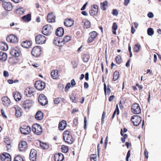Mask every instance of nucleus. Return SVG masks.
<instances>
[{
	"label": "nucleus",
	"instance_id": "28",
	"mask_svg": "<svg viewBox=\"0 0 161 161\" xmlns=\"http://www.w3.org/2000/svg\"><path fill=\"white\" fill-rule=\"evenodd\" d=\"M13 97L16 101H19L21 98V96L19 93L17 92H15L13 93Z\"/></svg>",
	"mask_w": 161,
	"mask_h": 161
},
{
	"label": "nucleus",
	"instance_id": "2",
	"mask_svg": "<svg viewBox=\"0 0 161 161\" xmlns=\"http://www.w3.org/2000/svg\"><path fill=\"white\" fill-rule=\"evenodd\" d=\"M53 31L52 25H45L42 28V33L45 35L48 36L50 35Z\"/></svg>",
	"mask_w": 161,
	"mask_h": 161
},
{
	"label": "nucleus",
	"instance_id": "13",
	"mask_svg": "<svg viewBox=\"0 0 161 161\" xmlns=\"http://www.w3.org/2000/svg\"><path fill=\"white\" fill-rule=\"evenodd\" d=\"M74 23V21L71 18H66L64 21V24L67 27L72 26Z\"/></svg>",
	"mask_w": 161,
	"mask_h": 161
},
{
	"label": "nucleus",
	"instance_id": "63",
	"mask_svg": "<svg viewBox=\"0 0 161 161\" xmlns=\"http://www.w3.org/2000/svg\"><path fill=\"white\" fill-rule=\"evenodd\" d=\"M72 87H73L76 85V82L74 79H72L71 80L70 83Z\"/></svg>",
	"mask_w": 161,
	"mask_h": 161
},
{
	"label": "nucleus",
	"instance_id": "45",
	"mask_svg": "<svg viewBox=\"0 0 161 161\" xmlns=\"http://www.w3.org/2000/svg\"><path fill=\"white\" fill-rule=\"evenodd\" d=\"M11 158V156L8 153H3L2 155L0 156L1 159L2 158Z\"/></svg>",
	"mask_w": 161,
	"mask_h": 161
},
{
	"label": "nucleus",
	"instance_id": "6",
	"mask_svg": "<svg viewBox=\"0 0 161 161\" xmlns=\"http://www.w3.org/2000/svg\"><path fill=\"white\" fill-rule=\"evenodd\" d=\"M98 36V33L95 31H92L89 34V37L87 42L88 43L92 42L94 41Z\"/></svg>",
	"mask_w": 161,
	"mask_h": 161
},
{
	"label": "nucleus",
	"instance_id": "9",
	"mask_svg": "<svg viewBox=\"0 0 161 161\" xmlns=\"http://www.w3.org/2000/svg\"><path fill=\"white\" fill-rule=\"evenodd\" d=\"M32 130L33 132L36 135H40V125L38 124H35L32 127Z\"/></svg>",
	"mask_w": 161,
	"mask_h": 161
},
{
	"label": "nucleus",
	"instance_id": "10",
	"mask_svg": "<svg viewBox=\"0 0 161 161\" xmlns=\"http://www.w3.org/2000/svg\"><path fill=\"white\" fill-rule=\"evenodd\" d=\"M56 17L53 12L49 13L47 16V20L49 23H53L55 22Z\"/></svg>",
	"mask_w": 161,
	"mask_h": 161
},
{
	"label": "nucleus",
	"instance_id": "37",
	"mask_svg": "<svg viewBox=\"0 0 161 161\" xmlns=\"http://www.w3.org/2000/svg\"><path fill=\"white\" fill-rule=\"evenodd\" d=\"M113 77L112 79L113 81H115L117 80L119 77V72L117 71H115L113 73Z\"/></svg>",
	"mask_w": 161,
	"mask_h": 161
},
{
	"label": "nucleus",
	"instance_id": "40",
	"mask_svg": "<svg viewBox=\"0 0 161 161\" xmlns=\"http://www.w3.org/2000/svg\"><path fill=\"white\" fill-rule=\"evenodd\" d=\"M22 19L25 21H29L31 19V14H28L22 17Z\"/></svg>",
	"mask_w": 161,
	"mask_h": 161
},
{
	"label": "nucleus",
	"instance_id": "34",
	"mask_svg": "<svg viewBox=\"0 0 161 161\" xmlns=\"http://www.w3.org/2000/svg\"><path fill=\"white\" fill-rule=\"evenodd\" d=\"M104 85V91L105 94L106 95L107 93L108 96H109L111 92V90L108 86L106 88V84L105 83L103 84Z\"/></svg>",
	"mask_w": 161,
	"mask_h": 161
},
{
	"label": "nucleus",
	"instance_id": "22",
	"mask_svg": "<svg viewBox=\"0 0 161 161\" xmlns=\"http://www.w3.org/2000/svg\"><path fill=\"white\" fill-rule=\"evenodd\" d=\"M67 126L66 122L65 120H62L58 124V129L59 130H62L64 129Z\"/></svg>",
	"mask_w": 161,
	"mask_h": 161
},
{
	"label": "nucleus",
	"instance_id": "47",
	"mask_svg": "<svg viewBox=\"0 0 161 161\" xmlns=\"http://www.w3.org/2000/svg\"><path fill=\"white\" fill-rule=\"evenodd\" d=\"M24 9L22 7H20L16 9V12L20 14H23L24 13Z\"/></svg>",
	"mask_w": 161,
	"mask_h": 161
},
{
	"label": "nucleus",
	"instance_id": "4",
	"mask_svg": "<svg viewBox=\"0 0 161 161\" xmlns=\"http://www.w3.org/2000/svg\"><path fill=\"white\" fill-rule=\"evenodd\" d=\"M131 121L133 123L134 125L138 126L142 121V117L138 115H134L131 117Z\"/></svg>",
	"mask_w": 161,
	"mask_h": 161
},
{
	"label": "nucleus",
	"instance_id": "23",
	"mask_svg": "<svg viewBox=\"0 0 161 161\" xmlns=\"http://www.w3.org/2000/svg\"><path fill=\"white\" fill-rule=\"evenodd\" d=\"M51 75L52 77L54 79H58L59 76V74L57 69L53 70L51 73Z\"/></svg>",
	"mask_w": 161,
	"mask_h": 161
},
{
	"label": "nucleus",
	"instance_id": "29",
	"mask_svg": "<svg viewBox=\"0 0 161 161\" xmlns=\"http://www.w3.org/2000/svg\"><path fill=\"white\" fill-rule=\"evenodd\" d=\"M82 23L84 25V28H88L91 26V24L90 22L86 19H83Z\"/></svg>",
	"mask_w": 161,
	"mask_h": 161
},
{
	"label": "nucleus",
	"instance_id": "35",
	"mask_svg": "<svg viewBox=\"0 0 161 161\" xmlns=\"http://www.w3.org/2000/svg\"><path fill=\"white\" fill-rule=\"evenodd\" d=\"M100 8L103 10H105L108 6V2L105 1L103 3H100Z\"/></svg>",
	"mask_w": 161,
	"mask_h": 161
},
{
	"label": "nucleus",
	"instance_id": "39",
	"mask_svg": "<svg viewBox=\"0 0 161 161\" xmlns=\"http://www.w3.org/2000/svg\"><path fill=\"white\" fill-rule=\"evenodd\" d=\"M49 145L47 142H41V147L43 149L46 150L49 148Z\"/></svg>",
	"mask_w": 161,
	"mask_h": 161
},
{
	"label": "nucleus",
	"instance_id": "14",
	"mask_svg": "<svg viewBox=\"0 0 161 161\" xmlns=\"http://www.w3.org/2000/svg\"><path fill=\"white\" fill-rule=\"evenodd\" d=\"M7 40L10 42L16 43L18 41V37L14 35H10L7 38Z\"/></svg>",
	"mask_w": 161,
	"mask_h": 161
},
{
	"label": "nucleus",
	"instance_id": "20",
	"mask_svg": "<svg viewBox=\"0 0 161 161\" xmlns=\"http://www.w3.org/2000/svg\"><path fill=\"white\" fill-rule=\"evenodd\" d=\"M2 103L6 107L9 106L11 101L7 97H4L2 98Z\"/></svg>",
	"mask_w": 161,
	"mask_h": 161
},
{
	"label": "nucleus",
	"instance_id": "44",
	"mask_svg": "<svg viewBox=\"0 0 161 161\" xmlns=\"http://www.w3.org/2000/svg\"><path fill=\"white\" fill-rule=\"evenodd\" d=\"M117 28L118 26L116 23L115 22L113 23V26H112V29L113 30L112 31L113 33L115 35L116 34V31L117 29Z\"/></svg>",
	"mask_w": 161,
	"mask_h": 161
},
{
	"label": "nucleus",
	"instance_id": "46",
	"mask_svg": "<svg viewBox=\"0 0 161 161\" xmlns=\"http://www.w3.org/2000/svg\"><path fill=\"white\" fill-rule=\"evenodd\" d=\"M35 86L38 90H40V81H36L35 83Z\"/></svg>",
	"mask_w": 161,
	"mask_h": 161
},
{
	"label": "nucleus",
	"instance_id": "48",
	"mask_svg": "<svg viewBox=\"0 0 161 161\" xmlns=\"http://www.w3.org/2000/svg\"><path fill=\"white\" fill-rule=\"evenodd\" d=\"M147 33L148 35L149 36H152L154 34V31L152 28H149L147 29Z\"/></svg>",
	"mask_w": 161,
	"mask_h": 161
},
{
	"label": "nucleus",
	"instance_id": "24",
	"mask_svg": "<svg viewBox=\"0 0 161 161\" xmlns=\"http://www.w3.org/2000/svg\"><path fill=\"white\" fill-rule=\"evenodd\" d=\"M48 102V99L44 95L41 94V105H45L47 104Z\"/></svg>",
	"mask_w": 161,
	"mask_h": 161
},
{
	"label": "nucleus",
	"instance_id": "26",
	"mask_svg": "<svg viewBox=\"0 0 161 161\" xmlns=\"http://www.w3.org/2000/svg\"><path fill=\"white\" fill-rule=\"evenodd\" d=\"M56 34L58 36H62L64 34V29L63 28L60 27L58 28L56 31Z\"/></svg>",
	"mask_w": 161,
	"mask_h": 161
},
{
	"label": "nucleus",
	"instance_id": "42",
	"mask_svg": "<svg viewBox=\"0 0 161 161\" xmlns=\"http://www.w3.org/2000/svg\"><path fill=\"white\" fill-rule=\"evenodd\" d=\"M61 149L62 152L66 153L68 152L69 148L68 146L65 145H62L61 147Z\"/></svg>",
	"mask_w": 161,
	"mask_h": 161
},
{
	"label": "nucleus",
	"instance_id": "57",
	"mask_svg": "<svg viewBox=\"0 0 161 161\" xmlns=\"http://www.w3.org/2000/svg\"><path fill=\"white\" fill-rule=\"evenodd\" d=\"M115 114H117V115H118L119 113V107L118 104H116V109L114 111V112Z\"/></svg>",
	"mask_w": 161,
	"mask_h": 161
},
{
	"label": "nucleus",
	"instance_id": "15",
	"mask_svg": "<svg viewBox=\"0 0 161 161\" xmlns=\"http://www.w3.org/2000/svg\"><path fill=\"white\" fill-rule=\"evenodd\" d=\"M3 5L4 9L7 11H10L13 8V6L10 3H8L3 1Z\"/></svg>",
	"mask_w": 161,
	"mask_h": 161
},
{
	"label": "nucleus",
	"instance_id": "25",
	"mask_svg": "<svg viewBox=\"0 0 161 161\" xmlns=\"http://www.w3.org/2000/svg\"><path fill=\"white\" fill-rule=\"evenodd\" d=\"M14 108L15 111V116L17 117H20L22 115L21 108L17 106H15Z\"/></svg>",
	"mask_w": 161,
	"mask_h": 161
},
{
	"label": "nucleus",
	"instance_id": "38",
	"mask_svg": "<svg viewBox=\"0 0 161 161\" xmlns=\"http://www.w3.org/2000/svg\"><path fill=\"white\" fill-rule=\"evenodd\" d=\"M141 46L139 43H137L134 46V51L135 52L138 53L139 51L141 48Z\"/></svg>",
	"mask_w": 161,
	"mask_h": 161
},
{
	"label": "nucleus",
	"instance_id": "51",
	"mask_svg": "<svg viewBox=\"0 0 161 161\" xmlns=\"http://www.w3.org/2000/svg\"><path fill=\"white\" fill-rule=\"evenodd\" d=\"M70 99L73 102H77V100L76 99L75 95L74 94H73L71 95V96L70 97Z\"/></svg>",
	"mask_w": 161,
	"mask_h": 161
},
{
	"label": "nucleus",
	"instance_id": "62",
	"mask_svg": "<svg viewBox=\"0 0 161 161\" xmlns=\"http://www.w3.org/2000/svg\"><path fill=\"white\" fill-rule=\"evenodd\" d=\"M112 14L114 15H117L118 14V12L116 9H114L113 10Z\"/></svg>",
	"mask_w": 161,
	"mask_h": 161
},
{
	"label": "nucleus",
	"instance_id": "5",
	"mask_svg": "<svg viewBox=\"0 0 161 161\" xmlns=\"http://www.w3.org/2000/svg\"><path fill=\"white\" fill-rule=\"evenodd\" d=\"M33 102L31 100L27 99L22 103V107L25 109L30 108L33 105Z\"/></svg>",
	"mask_w": 161,
	"mask_h": 161
},
{
	"label": "nucleus",
	"instance_id": "52",
	"mask_svg": "<svg viewBox=\"0 0 161 161\" xmlns=\"http://www.w3.org/2000/svg\"><path fill=\"white\" fill-rule=\"evenodd\" d=\"M70 87H71V85H70V83L68 82V83H67V84H66V85L65 87V91L66 92H68L69 89Z\"/></svg>",
	"mask_w": 161,
	"mask_h": 161
},
{
	"label": "nucleus",
	"instance_id": "30",
	"mask_svg": "<svg viewBox=\"0 0 161 161\" xmlns=\"http://www.w3.org/2000/svg\"><path fill=\"white\" fill-rule=\"evenodd\" d=\"M81 58L84 62L87 63L90 58V56L88 54L84 53L82 55Z\"/></svg>",
	"mask_w": 161,
	"mask_h": 161
},
{
	"label": "nucleus",
	"instance_id": "31",
	"mask_svg": "<svg viewBox=\"0 0 161 161\" xmlns=\"http://www.w3.org/2000/svg\"><path fill=\"white\" fill-rule=\"evenodd\" d=\"M7 58L6 53L0 51V60L3 62L5 61Z\"/></svg>",
	"mask_w": 161,
	"mask_h": 161
},
{
	"label": "nucleus",
	"instance_id": "33",
	"mask_svg": "<svg viewBox=\"0 0 161 161\" xmlns=\"http://www.w3.org/2000/svg\"><path fill=\"white\" fill-rule=\"evenodd\" d=\"M65 99L64 98L57 97L54 100L53 102L55 104H58L62 102H64Z\"/></svg>",
	"mask_w": 161,
	"mask_h": 161
},
{
	"label": "nucleus",
	"instance_id": "49",
	"mask_svg": "<svg viewBox=\"0 0 161 161\" xmlns=\"http://www.w3.org/2000/svg\"><path fill=\"white\" fill-rule=\"evenodd\" d=\"M91 161H96L97 155L96 154H91L90 156Z\"/></svg>",
	"mask_w": 161,
	"mask_h": 161
},
{
	"label": "nucleus",
	"instance_id": "43",
	"mask_svg": "<svg viewBox=\"0 0 161 161\" xmlns=\"http://www.w3.org/2000/svg\"><path fill=\"white\" fill-rule=\"evenodd\" d=\"M115 61L117 64H120L122 61L121 56L119 55L116 56L115 58Z\"/></svg>",
	"mask_w": 161,
	"mask_h": 161
},
{
	"label": "nucleus",
	"instance_id": "56",
	"mask_svg": "<svg viewBox=\"0 0 161 161\" xmlns=\"http://www.w3.org/2000/svg\"><path fill=\"white\" fill-rule=\"evenodd\" d=\"M106 113L105 112L103 111V113L102 119H101V124H103L104 123V119L105 117Z\"/></svg>",
	"mask_w": 161,
	"mask_h": 161
},
{
	"label": "nucleus",
	"instance_id": "16",
	"mask_svg": "<svg viewBox=\"0 0 161 161\" xmlns=\"http://www.w3.org/2000/svg\"><path fill=\"white\" fill-rule=\"evenodd\" d=\"M54 158L55 161H62L64 158V156L61 153H56L54 154Z\"/></svg>",
	"mask_w": 161,
	"mask_h": 161
},
{
	"label": "nucleus",
	"instance_id": "32",
	"mask_svg": "<svg viewBox=\"0 0 161 161\" xmlns=\"http://www.w3.org/2000/svg\"><path fill=\"white\" fill-rule=\"evenodd\" d=\"M8 48V45L4 42H0V49L3 50H6Z\"/></svg>",
	"mask_w": 161,
	"mask_h": 161
},
{
	"label": "nucleus",
	"instance_id": "59",
	"mask_svg": "<svg viewBox=\"0 0 161 161\" xmlns=\"http://www.w3.org/2000/svg\"><path fill=\"white\" fill-rule=\"evenodd\" d=\"M130 151L129 150L127 152V154L126 158V161H129V158L130 157Z\"/></svg>",
	"mask_w": 161,
	"mask_h": 161
},
{
	"label": "nucleus",
	"instance_id": "19",
	"mask_svg": "<svg viewBox=\"0 0 161 161\" xmlns=\"http://www.w3.org/2000/svg\"><path fill=\"white\" fill-rule=\"evenodd\" d=\"M27 147V144L25 141H22L19 144V147L20 151H25Z\"/></svg>",
	"mask_w": 161,
	"mask_h": 161
},
{
	"label": "nucleus",
	"instance_id": "58",
	"mask_svg": "<svg viewBox=\"0 0 161 161\" xmlns=\"http://www.w3.org/2000/svg\"><path fill=\"white\" fill-rule=\"evenodd\" d=\"M73 124L75 126H77L78 123V118H75L73 120Z\"/></svg>",
	"mask_w": 161,
	"mask_h": 161
},
{
	"label": "nucleus",
	"instance_id": "8",
	"mask_svg": "<svg viewBox=\"0 0 161 161\" xmlns=\"http://www.w3.org/2000/svg\"><path fill=\"white\" fill-rule=\"evenodd\" d=\"M10 53L13 56L18 57L20 56L21 54L20 50L18 47H15L12 48Z\"/></svg>",
	"mask_w": 161,
	"mask_h": 161
},
{
	"label": "nucleus",
	"instance_id": "60",
	"mask_svg": "<svg viewBox=\"0 0 161 161\" xmlns=\"http://www.w3.org/2000/svg\"><path fill=\"white\" fill-rule=\"evenodd\" d=\"M148 152L147 151V149H145L144 151V155L145 158H146L147 159L148 158Z\"/></svg>",
	"mask_w": 161,
	"mask_h": 161
},
{
	"label": "nucleus",
	"instance_id": "21",
	"mask_svg": "<svg viewBox=\"0 0 161 161\" xmlns=\"http://www.w3.org/2000/svg\"><path fill=\"white\" fill-rule=\"evenodd\" d=\"M34 91L32 88H28L25 91V94L28 97H31L33 95Z\"/></svg>",
	"mask_w": 161,
	"mask_h": 161
},
{
	"label": "nucleus",
	"instance_id": "3",
	"mask_svg": "<svg viewBox=\"0 0 161 161\" xmlns=\"http://www.w3.org/2000/svg\"><path fill=\"white\" fill-rule=\"evenodd\" d=\"M131 112L134 114H139L141 113V109L139 105L137 103H134L131 107Z\"/></svg>",
	"mask_w": 161,
	"mask_h": 161
},
{
	"label": "nucleus",
	"instance_id": "64",
	"mask_svg": "<svg viewBox=\"0 0 161 161\" xmlns=\"http://www.w3.org/2000/svg\"><path fill=\"white\" fill-rule=\"evenodd\" d=\"M1 160L2 161H11V158H2V159H1Z\"/></svg>",
	"mask_w": 161,
	"mask_h": 161
},
{
	"label": "nucleus",
	"instance_id": "50",
	"mask_svg": "<svg viewBox=\"0 0 161 161\" xmlns=\"http://www.w3.org/2000/svg\"><path fill=\"white\" fill-rule=\"evenodd\" d=\"M36 42L37 44L40 43V35H37L35 38Z\"/></svg>",
	"mask_w": 161,
	"mask_h": 161
},
{
	"label": "nucleus",
	"instance_id": "36",
	"mask_svg": "<svg viewBox=\"0 0 161 161\" xmlns=\"http://www.w3.org/2000/svg\"><path fill=\"white\" fill-rule=\"evenodd\" d=\"M121 135L123 137L121 139L122 143H124L125 142V139L128 138V135L126 134H124L123 133L122 129H121L120 132Z\"/></svg>",
	"mask_w": 161,
	"mask_h": 161
},
{
	"label": "nucleus",
	"instance_id": "27",
	"mask_svg": "<svg viewBox=\"0 0 161 161\" xmlns=\"http://www.w3.org/2000/svg\"><path fill=\"white\" fill-rule=\"evenodd\" d=\"M31 41L27 40L22 43V46L24 47L28 48L31 46Z\"/></svg>",
	"mask_w": 161,
	"mask_h": 161
},
{
	"label": "nucleus",
	"instance_id": "12",
	"mask_svg": "<svg viewBox=\"0 0 161 161\" xmlns=\"http://www.w3.org/2000/svg\"><path fill=\"white\" fill-rule=\"evenodd\" d=\"M20 131L22 134L27 135L31 132V129L30 127L28 126H23L20 127Z\"/></svg>",
	"mask_w": 161,
	"mask_h": 161
},
{
	"label": "nucleus",
	"instance_id": "54",
	"mask_svg": "<svg viewBox=\"0 0 161 161\" xmlns=\"http://www.w3.org/2000/svg\"><path fill=\"white\" fill-rule=\"evenodd\" d=\"M40 114V111H38L36 113L35 116V119L37 120H40V116L39 115Z\"/></svg>",
	"mask_w": 161,
	"mask_h": 161
},
{
	"label": "nucleus",
	"instance_id": "55",
	"mask_svg": "<svg viewBox=\"0 0 161 161\" xmlns=\"http://www.w3.org/2000/svg\"><path fill=\"white\" fill-rule=\"evenodd\" d=\"M14 161H24V160L21 157L18 156L15 158Z\"/></svg>",
	"mask_w": 161,
	"mask_h": 161
},
{
	"label": "nucleus",
	"instance_id": "53",
	"mask_svg": "<svg viewBox=\"0 0 161 161\" xmlns=\"http://www.w3.org/2000/svg\"><path fill=\"white\" fill-rule=\"evenodd\" d=\"M46 41V37L42 35H41V44L44 43Z\"/></svg>",
	"mask_w": 161,
	"mask_h": 161
},
{
	"label": "nucleus",
	"instance_id": "18",
	"mask_svg": "<svg viewBox=\"0 0 161 161\" xmlns=\"http://www.w3.org/2000/svg\"><path fill=\"white\" fill-rule=\"evenodd\" d=\"M36 153L34 149H32L30 152V159L31 161H35L36 158Z\"/></svg>",
	"mask_w": 161,
	"mask_h": 161
},
{
	"label": "nucleus",
	"instance_id": "41",
	"mask_svg": "<svg viewBox=\"0 0 161 161\" xmlns=\"http://www.w3.org/2000/svg\"><path fill=\"white\" fill-rule=\"evenodd\" d=\"M71 37L69 36H65L64 39H62V41L63 42V45L65 43L71 40Z\"/></svg>",
	"mask_w": 161,
	"mask_h": 161
},
{
	"label": "nucleus",
	"instance_id": "11",
	"mask_svg": "<svg viewBox=\"0 0 161 161\" xmlns=\"http://www.w3.org/2000/svg\"><path fill=\"white\" fill-rule=\"evenodd\" d=\"M98 7L96 5H93L92 6L91 9L89 11V13L92 16L97 15L98 13Z\"/></svg>",
	"mask_w": 161,
	"mask_h": 161
},
{
	"label": "nucleus",
	"instance_id": "61",
	"mask_svg": "<svg viewBox=\"0 0 161 161\" xmlns=\"http://www.w3.org/2000/svg\"><path fill=\"white\" fill-rule=\"evenodd\" d=\"M45 87V83L43 81H41V90H43Z\"/></svg>",
	"mask_w": 161,
	"mask_h": 161
},
{
	"label": "nucleus",
	"instance_id": "1",
	"mask_svg": "<svg viewBox=\"0 0 161 161\" xmlns=\"http://www.w3.org/2000/svg\"><path fill=\"white\" fill-rule=\"evenodd\" d=\"M63 138L65 142L69 144H72L74 139L70 130H66L63 133Z\"/></svg>",
	"mask_w": 161,
	"mask_h": 161
},
{
	"label": "nucleus",
	"instance_id": "7",
	"mask_svg": "<svg viewBox=\"0 0 161 161\" xmlns=\"http://www.w3.org/2000/svg\"><path fill=\"white\" fill-rule=\"evenodd\" d=\"M31 52L33 56L36 57L39 56L40 55V46H38L34 47Z\"/></svg>",
	"mask_w": 161,
	"mask_h": 161
},
{
	"label": "nucleus",
	"instance_id": "17",
	"mask_svg": "<svg viewBox=\"0 0 161 161\" xmlns=\"http://www.w3.org/2000/svg\"><path fill=\"white\" fill-rule=\"evenodd\" d=\"M62 39L59 37H56L53 41V43L54 44L59 47H61L64 45Z\"/></svg>",
	"mask_w": 161,
	"mask_h": 161
}]
</instances>
